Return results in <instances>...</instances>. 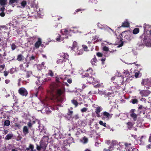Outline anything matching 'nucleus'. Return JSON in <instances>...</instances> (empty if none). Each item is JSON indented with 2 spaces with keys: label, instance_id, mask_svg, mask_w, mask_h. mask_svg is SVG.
Segmentation results:
<instances>
[{
  "label": "nucleus",
  "instance_id": "f03ea898",
  "mask_svg": "<svg viewBox=\"0 0 151 151\" xmlns=\"http://www.w3.org/2000/svg\"><path fill=\"white\" fill-rule=\"evenodd\" d=\"M140 38H143V43L147 46L150 47L151 46V39L145 33H143L142 35L140 36Z\"/></svg>",
  "mask_w": 151,
  "mask_h": 151
},
{
  "label": "nucleus",
  "instance_id": "f704fd0d",
  "mask_svg": "<svg viewBox=\"0 0 151 151\" xmlns=\"http://www.w3.org/2000/svg\"><path fill=\"white\" fill-rule=\"evenodd\" d=\"M86 71L92 75L93 74V70L91 68H89L88 69H87Z\"/></svg>",
  "mask_w": 151,
  "mask_h": 151
},
{
  "label": "nucleus",
  "instance_id": "bb28decb",
  "mask_svg": "<svg viewBox=\"0 0 151 151\" xmlns=\"http://www.w3.org/2000/svg\"><path fill=\"white\" fill-rule=\"evenodd\" d=\"M121 79V80H120V81H121L123 79L122 77H119V76H116V77L114 76V77H112L111 78V81H113L115 79Z\"/></svg>",
  "mask_w": 151,
  "mask_h": 151
},
{
  "label": "nucleus",
  "instance_id": "e2e57ef3",
  "mask_svg": "<svg viewBox=\"0 0 151 151\" xmlns=\"http://www.w3.org/2000/svg\"><path fill=\"white\" fill-rule=\"evenodd\" d=\"M32 124L31 122H29L27 123V125L29 128H31L32 126Z\"/></svg>",
  "mask_w": 151,
  "mask_h": 151
},
{
  "label": "nucleus",
  "instance_id": "6e6552de",
  "mask_svg": "<svg viewBox=\"0 0 151 151\" xmlns=\"http://www.w3.org/2000/svg\"><path fill=\"white\" fill-rule=\"evenodd\" d=\"M151 26L148 24H144L143 25L144 27V33H145L146 35H147V32L150 29Z\"/></svg>",
  "mask_w": 151,
  "mask_h": 151
},
{
  "label": "nucleus",
  "instance_id": "dca6fc26",
  "mask_svg": "<svg viewBox=\"0 0 151 151\" xmlns=\"http://www.w3.org/2000/svg\"><path fill=\"white\" fill-rule=\"evenodd\" d=\"M62 31L64 35H68L70 33L71 30L65 29H62Z\"/></svg>",
  "mask_w": 151,
  "mask_h": 151
},
{
  "label": "nucleus",
  "instance_id": "f3484780",
  "mask_svg": "<svg viewBox=\"0 0 151 151\" xmlns=\"http://www.w3.org/2000/svg\"><path fill=\"white\" fill-rule=\"evenodd\" d=\"M50 88L51 90V93L52 94V92L55 91L56 89V86L55 84L52 83L50 84Z\"/></svg>",
  "mask_w": 151,
  "mask_h": 151
},
{
  "label": "nucleus",
  "instance_id": "c9c22d12",
  "mask_svg": "<svg viewBox=\"0 0 151 151\" xmlns=\"http://www.w3.org/2000/svg\"><path fill=\"white\" fill-rule=\"evenodd\" d=\"M48 75L51 77H53L54 76V73L52 70H49L48 71Z\"/></svg>",
  "mask_w": 151,
  "mask_h": 151
},
{
  "label": "nucleus",
  "instance_id": "9b49d317",
  "mask_svg": "<svg viewBox=\"0 0 151 151\" xmlns=\"http://www.w3.org/2000/svg\"><path fill=\"white\" fill-rule=\"evenodd\" d=\"M51 80L50 78H47L44 79L43 80L41 78H40L38 79V81H39L40 83H41L42 84H44L45 83V82H47Z\"/></svg>",
  "mask_w": 151,
  "mask_h": 151
},
{
  "label": "nucleus",
  "instance_id": "72a5a7b5",
  "mask_svg": "<svg viewBox=\"0 0 151 151\" xmlns=\"http://www.w3.org/2000/svg\"><path fill=\"white\" fill-rule=\"evenodd\" d=\"M123 73H124V76L126 77H129V76L130 75V74L129 71H125L124 72H123Z\"/></svg>",
  "mask_w": 151,
  "mask_h": 151
},
{
  "label": "nucleus",
  "instance_id": "7c9ffc66",
  "mask_svg": "<svg viewBox=\"0 0 151 151\" xmlns=\"http://www.w3.org/2000/svg\"><path fill=\"white\" fill-rule=\"evenodd\" d=\"M10 121L9 120H6L4 121V126H9L10 124Z\"/></svg>",
  "mask_w": 151,
  "mask_h": 151
},
{
  "label": "nucleus",
  "instance_id": "ea45409f",
  "mask_svg": "<svg viewBox=\"0 0 151 151\" xmlns=\"http://www.w3.org/2000/svg\"><path fill=\"white\" fill-rule=\"evenodd\" d=\"M19 69L20 70L24 71H26V70L24 68L23 66V64H20L19 65Z\"/></svg>",
  "mask_w": 151,
  "mask_h": 151
},
{
  "label": "nucleus",
  "instance_id": "e433bc0d",
  "mask_svg": "<svg viewBox=\"0 0 151 151\" xmlns=\"http://www.w3.org/2000/svg\"><path fill=\"white\" fill-rule=\"evenodd\" d=\"M111 95H112V94L109 92L106 95V96L108 97V100H111V99L112 98V97L111 96Z\"/></svg>",
  "mask_w": 151,
  "mask_h": 151
},
{
  "label": "nucleus",
  "instance_id": "f257e3e1",
  "mask_svg": "<svg viewBox=\"0 0 151 151\" xmlns=\"http://www.w3.org/2000/svg\"><path fill=\"white\" fill-rule=\"evenodd\" d=\"M63 91L61 89L57 90L56 94L55 95L52 94L51 99L54 102H62L63 101L62 98L60 96L63 93Z\"/></svg>",
  "mask_w": 151,
  "mask_h": 151
},
{
  "label": "nucleus",
  "instance_id": "cd10ccee",
  "mask_svg": "<svg viewBox=\"0 0 151 151\" xmlns=\"http://www.w3.org/2000/svg\"><path fill=\"white\" fill-rule=\"evenodd\" d=\"M130 102L133 104H137L138 103V101L137 99H132L130 101Z\"/></svg>",
  "mask_w": 151,
  "mask_h": 151
},
{
  "label": "nucleus",
  "instance_id": "2f4dec72",
  "mask_svg": "<svg viewBox=\"0 0 151 151\" xmlns=\"http://www.w3.org/2000/svg\"><path fill=\"white\" fill-rule=\"evenodd\" d=\"M65 62V60H63V59L60 58V59H58L57 61V63L58 64H61Z\"/></svg>",
  "mask_w": 151,
  "mask_h": 151
},
{
  "label": "nucleus",
  "instance_id": "c756f323",
  "mask_svg": "<svg viewBox=\"0 0 151 151\" xmlns=\"http://www.w3.org/2000/svg\"><path fill=\"white\" fill-rule=\"evenodd\" d=\"M71 102L73 104L75 105V107H77L78 105V102L76 100L73 99L71 100Z\"/></svg>",
  "mask_w": 151,
  "mask_h": 151
},
{
  "label": "nucleus",
  "instance_id": "5701e85b",
  "mask_svg": "<svg viewBox=\"0 0 151 151\" xmlns=\"http://www.w3.org/2000/svg\"><path fill=\"white\" fill-rule=\"evenodd\" d=\"M7 1L6 0H0V5L2 6H4L7 5Z\"/></svg>",
  "mask_w": 151,
  "mask_h": 151
},
{
  "label": "nucleus",
  "instance_id": "2eb2a0df",
  "mask_svg": "<svg viewBox=\"0 0 151 151\" xmlns=\"http://www.w3.org/2000/svg\"><path fill=\"white\" fill-rule=\"evenodd\" d=\"M23 132L24 135H26L29 133V130L27 126H24L23 127Z\"/></svg>",
  "mask_w": 151,
  "mask_h": 151
},
{
  "label": "nucleus",
  "instance_id": "4c0bfd02",
  "mask_svg": "<svg viewBox=\"0 0 151 151\" xmlns=\"http://www.w3.org/2000/svg\"><path fill=\"white\" fill-rule=\"evenodd\" d=\"M141 84L142 86H145L147 84V80L146 79H143L141 82Z\"/></svg>",
  "mask_w": 151,
  "mask_h": 151
},
{
  "label": "nucleus",
  "instance_id": "39448f33",
  "mask_svg": "<svg viewBox=\"0 0 151 151\" xmlns=\"http://www.w3.org/2000/svg\"><path fill=\"white\" fill-rule=\"evenodd\" d=\"M136 110L134 109H132L129 111L130 113V116L133 119L134 121H135L137 120V114L134 113Z\"/></svg>",
  "mask_w": 151,
  "mask_h": 151
},
{
  "label": "nucleus",
  "instance_id": "0eeeda50",
  "mask_svg": "<svg viewBox=\"0 0 151 151\" xmlns=\"http://www.w3.org/2000/svg\"><path fill=\"white\" fill-rule=\"evenodd\" d=\"M115 144L116 141H113L110 146L108 148V149L104 148L103 150L104 151H113L114 150V145Z\"/></svg>",
  "mask_w": 151,
  "mask_h": 151
},
{
  "label": "nucleus",
  "instance_id": "0e129e2a",
  "mask_svg": "<svg viewBox=\"0 0 151 151\" xmlns=\"http://www.w3.org/2000/svg\"><path fill=\"white\" fill-rule=\"evenodd\" d=\"M3 7L0 9V12H4L5 10V7L4 6H2Z\"/></svg>",
  "mask_w": 151,
  "mask_h": 151
},
{
  "label": "nucleus",
  "instance_id": "6e6d98bb",
  "mask_svg": "<svg viewBox=\"0 0 151 151\" xmlns=\"http://www.w3.org/2000/svg\"><path fill=\"white\" fill-rule=\"evenodd\" d=\"M36 148L37 150L38 151H40L41 149H42L41 146H40H40H39L38 145H37V147Z\"/></svg>",
  "mask_w": 151,
  "mask_h": 151
},
{
  "label": "nucleus",
  "instance_id": "412c9836",
  "mask_svg": "<svg viewBox=\"0 0 151 151\" xmlns=\"http://www.w3.org/2000/svg\"><path fill=\"white\" fill-rule=\"evenodd\" d=\"M121 27H129V23L127 21L124 22L121 25Z\"/></svg>",
  "mask_w": 151,
  "mask_h": 151
},
{
  "label": "nucleus",
  "instance_id": "3c124183",
  "mask_svg": "<svg viewBox=\"0 0 151 151\" xmlns=\"http://www.w3.org/2000/svg\"><path fill=\"white\" fill-rule=\"evenodd\" d=\"M30 149H31V151H36V150H33L34 148V146L33 145L30 144L29 145Z\"/></svg>",
  "mask_w": 151,
  "mask_h": 151
},
{
  "label": "nucleus",
  "instance_id": "b1692460",
  "mask_svg": "<svg viewBox=\"0 0 151 151\" xmlns=\"http://www.w3.org/2000/svg\"><path fill=\"white\" fill-rule=\"evenodd\" d=\"M24 56L21 54L19 55L17 57V60L19 61H22L24 60Z\"/></svg>",
  "mask_w": 151,
  "mask_h": 151
},
{
  "label": "nucleus",
  "instance_id": "aec40b11",
  "mask_svg": "<svg viewBox=\"0 0 151 151\" xmlns=\"http://www.w3.org/2000/svg\"><path fill=\"white\" fill-rule=\"evenodd\" d=\"M80 140L82 143L84 144L87 143L88 141V139L85 136L81 139Z\"/></svg>",
  "mask_w": 151,
  "mask_h": 151
},
{
  "label": "nucleus",
  "instance_id": "423d86ee",
  "mask_svg": "<svg viewBox=\"0 0 151 151\" xmlns=\"http://www.w3.org/2000/svg\"><path fill=\"white\" fill-rule=\"evenodd\" d=\"M68 57L69 55L67 53H62L60 54V58L63 60H65V62L68 60Z\"/></svg>",
  "mask_w": 151,
  "mask_h": 151
},
{
  "label": "nucleus",
  "instance_id": "a878e982",
  "mask_svg": "<svg viewBox=\"0 0 151 151\" xmlns=\"http://www.w3.org/2000/svg\"><path fill=\"white\" fill-rule=\"evenodd\" d=\"M139 32V28H134L133 30V33L136 35L138 34Z\"/></svg>",
  "mask_w": 151,
  "mask_h": 151
},
{
  "label": "nucleus",
  "instance_id": "09e8293b",
  "mask_svg": "<svg viewBox=\"0 0 151 151\" xmlns=\"http://www.w3.org/2000/svg\"><path fill=\"white\" fill-rule=\"evenodd\" d=\"M16 2L17 3V0H9V4H12V5H13V4L14 3Z\"/></svg>",
  "mask_w": 151,
  "mask_h": 151
},
{
  "label": "nucleus",
  "instance_id": "8fccbe9b",
  "mask_svg": "<svg viewBox=\"0 0 151 151\" xmlns=\"http://www.w3.org/2000/svg\"><path fill=\"white\" fill-rule=\"evenodd\" d=\"M11 48L12 50H14L16 48L17 46L14 43H12L11 45Z\"/></svg>",
  "mask_w": 151,
  "mask_h": 151
},
{
  "label": "nucleus",
  "instance_id": "1a4fd4ad",
  "mask_svg": "<svg viewBox=\"0 0 151 151\" xmlns=\"http://www.w3.org/2000/svg\"><path fill=\"white\" fill-rule=\"evenodd\" d=\"M40 146H41L43 150H45L46 149L47 145V142H43L42 140H41L40 142Z\"/></svg>",
  "mask_w": 151,
  "mask_h": 151
},
{
  "label": "nucleus",
  "instance_id": "bf43d9fd",
  "mask_svg": "<svg viewBox=\"0 0 151 151\" xmlns=\"http://www.w3.org/2000/svg\"><path fill=\"white\" fill-rule=\"evenodd\" d=\"M120 41H121V43L118 46V47H122L123 46L124 44L123 42L121 40Z\"/></svg>",
  "mask_w": 151,
  "mask_h": 151
},
{
  "label": "nucleus",
  "instance_id": "a18cd8bd",
  "mask_svg": "<svg viewBox=\"0 0 151 151\" xmlns=\"http://www.w3.org/2000/svg\"><path fill=\"white\" fill-rule=\"evenodd\" d=\"M96 55L99 57H102L103 56V54L102 53L99 52H96Z\"/></svg>",
  "mask_w": 151,
  "mask_h": 151
},
{
  "label": "nucleus",
  "instance_id": "20e7f679",
  "mask_svg": "<svg viewBox=\"0 0 151 151\" xmlns=\"http://www.w3.org/2000/svg\"><path fill=\"white\" fill-rule=\"evenodd\" d=\"M150 93L151 91L148 90H142L139 92V94L142 96H147Z\"/></svg>",
  "mask_w": 151,
  "mask_h": 151
},
{
  "label": "nucleus",
  "instance_id": "603ef678",
  "mask_svg": "<svg viewBox=\"0 0 151 151\" xmlns=\"http://www.w3.org/2000/svg\"><path fill=\"white\" fill-rule=\"evenodd\" d=\"M87 109H88L87 108L84 107L81 110V111L82 113H83L86 112L87 111Z\"/></svg>",
  "mask_w": 151,
  "mask_h": 151
},
{
  "label": "nucleus",
  "instance_id": "4be33fe9",
  "mask_svg": "<svg viewBox=\"0 0 151 151\" xmlns=\"http://www.w3.org/2000/svg\"><path fill=\"white\" fill-rule=\"evenodd\" d=\"M127 125L128 128L131 130L133 126V124L132 122H129L127 123Z\"/></svg>",
  "mask_w": 151,
  "mask_h": 151
},
{
  "label": "nucleus",
  "instance_id": "864d4df0",
  "mask_svg": "<svg viewBox=\"0 0 151 151\" xmlns=\"http://www.w3.org/2000/svg\"><path fill=\"white\" fill-rule=\"evenodd\" d=\"M137 45L139 47H142V46H144V44L141 42H138L137 43Z\"/></svg>",
  "mask_w": 151,
  "mask_h": 151
},
{
  "label": "nucleus",
  "instance_id": "79ce46f5",
  "mask_svg": "<svg viewBox=\"0 0 151 151\" xmlns=\"http://www.w3.org/2000/svg\"><path fill=\"white\" fill-rule=\"evenodd\" d=\"M56 40L57 41H63V39L61 38V36L60 35H59L58 37L56 39Z\"/></svg>",
  "mask_w": 151,
  "mask_h": 151
},
{
  "label": "nucleus",
  "instance_id": "ddd939ff",
  "mask_svg": "<svg viewBox=\"0 0 151 151\" xmlns=\"http://www.w3.org/2000/svg\"><path fill=\"white\" fill-rule=\"evenodd\" d=\"M97 61V59L96 58L95 55H94V58L92 59L91 61V63L92 64V65H96V62Z\"/></svg>",
  "mask_w": 151,
  "mask_h": 151
},
{
  "label": "nucleus",
  "instance_id": "de8ad7c7",
  "mask_svg": "<svg viewBox=\"0 0 151 151\" xmlns=\"http://www.w3.org/2000/svg\"><path fill=\"white\" fill-rule=\"evenodd\" d=\"M99 124L101 125H102L104 127H106V123L105 122H103L102 121H100L99 122Z\"/></svg>",
  "mask_w": 151,
  "mask_h": 151
},
{
  "label": "nucleus",
  "instance_id": "338daca9",
  "mask_svg": "<svg viewBox=\"0 0 151 151\" xmlns=\"http://www.w3.org/2000/svg\"><path fill=\"white\" fill-rule=\"evenodd\" d=\"M139 74V72H136L135 73V74L134 75V76L136 78H137L138 77V76Z\"/></svg>",
  "mask_w": 151,
  "mask_h": 151
},
{
  "label": "nucleus",
  "instance_id": "774afa93",
  "mask_svg": "<svg viewBox=\"0 0 151 151\" xmlns=\"http://www.w3.org/2000/svg\"><path fill=\"white\" fill-rule=\"evenodd\" d=\"M13 99H14V101H15V103H17L18 100L16 99V97L14 96H13Z\"/></svg>",
  "mask_w": 151,
  "mask_h": 151
},
{
  "label": "nucleus",
  "instance_id": "69168bd1",
  "mask_svg": "<svg viewBox=\"0 0 151 151\" xmlns=\"http://www.w3.org/2000/svg\"><path fill=\"white\" fill-rule=\"evenodd\" d=\"M35 59V56L34 55H32L29 58V60H34Z\"/></svg>",
  "mask_w": 151,
  "mask_h": 151
},
{
  "label": "nucleus",
  "instance_id": "4d7b16f0",
  "mask_svg": "<svg viewBox=\"0 0 151 151\" xmlns=\"http://www.w3.org/2000/svg\"><path fill=\"white\" fill-rule=\"evenodd\" d=\"M103 50L104 51H108L109 50V48L108 47L105 46L103 47Z\"/></svg>",
  "mask_w": 151,
  "mask_h": 151
},
{
  "label": "nucleus",
  "instance_id": "37998d69",
  "mask_svg": "<svg viewBox=\"0 0 151 151\" xmlns=\"http://www.w3.org/2000/svg\"><path fill=\"white\" fill-rule=\"evenodd\" d=\"M84 10V9H77L75 11V12H74V14H76V13H77L80 11H83Z\"/></svg>",
  "mask_w": 151,
  "mask_h": 151
},
{
  "label": "nucleus",
  "instance_id": "5fc2aeb1",
  "mask_svg": "<svg viewBox=\"0 0 151 151\" xmlns=\"http://www.w3.org/2000/svg\"><path fill=\"white\" fill-rule=\"evenodd\" d=\"M68 112L67 113L68 115H69L70 116H71L72 115V114L73 113V111H70L69 110V109H68Z\"/></svg>",
  "mask_w": 151,
  "mask_h": 151
},
{
  "label": "nucleus",
  "instance_id": "7ed1b4c3",
  "mask_svg": "<svg viewBox=\"0 0 151 151\" xmlns=\"http://www.w3.org/2000/svg\"><path fill=\"white\" fill-rule=\"evenodd\" d=\"M19 94L23 96H27L28 95V92L27 90L24 88H20L18 90Z\"/></svg>",
  "mask_w": 151,
  "mask_h": 151
},
{
  "label": "nucleus",
  "instance_id": "393cba45",
  "mask_svg": "<svg viewBox=\"0 0 151 151\" xmlns=\"http://www.w3.org/2000/svg\"><path fill=\"white\" fill-rule=\"evenodd\" d=\"M48 137L47 136H44L41 140H42L43 142H47L48 143Z\"/></svg>",
  "mask_w": 151,
  "mask_h": 151
},
{
  "label": "nucleus",
  "instance_id": "473e14b6",
  "mask_svg": "<svg viewBox=\"0 0 151 151\" xmlns=\"http://www.w3.org/2000/svg\"><path fill=\"white\" fill-rule=\"evenodd\" d=\"M103 116L106 117H109L110 116V114L106 111H104L103 113Z\"/></svg>",
  "mask_w": 151,
  "mask_h": 151
},
{
  "label": "nucleus",
  "instance_id": "58836bf2",
  "mask_svg": "<svg viewBox=\"0 0 151 151\" xmlns=\"http://www.w3.org/2000/svg\"><path fill=\"white\" fill-rule=\"evenodd\" d=\"M32 74V72L31 71H27L26 72V77L27 78L29 77L30 76L31 74Z\"/></svg>",
  "mask_w": 151,
  "mask_h": 151
},
{
  "label": "nucleus",
  "instance_id": "a19ab883",
  "mask_svg": "<svg viewBox=\"0 0 151 151\" xmlns=\"http://www.w3.org/2000/svg\"><path fill=\"white\" fill-rule=\"evenodd\" d=\"M89 77H90V76L89 73H85V74L82 75V78H85L86 77L87 78V79Z\"/></svg>",
  "mask_w": 151,
  "mask_h": 151
},
{
  "label": "nucleus",
  "instance_id": "6ab92c4d",
  "mask_svg": "<svg viewBox=\"0 0 151 151\" xmlns=\"http://www.w3.org/2000/svg\"><path fill=\"white\" fill-rule=\"evenodd\" d=\"M87 80L88 82L89 83H93L95 81V78L92 76L88 77V78L87 79Z\"/></svg>",
  "mask_w": 151,
  "mask_h": 151
},
{
  "label": "nucleus",
  "instance_id": "052dcab7",
  "mask_svg": "<svg viewBox=\"0 0 151 151\" xmlns=\"http://www.w3.org/2000/svg\"><path fill=\"white\" fill-rule=\"evenodd\" d=\"M5 13L4 12H0V15L1 17H4L5 15Z\"/></svg>",
  "mask_w": 151,
  "mask_h": 151
},
{
  "label": "nucleus",
  "instance_id": "49530a36",
  "mask_svg": "<svg viewBox=\"0 0 151 151\" xmlns=\"http://www.w3.org/2000/svg\"><path fill=\"white\" fill-rule=\"evenodd\" d=\"M44 66H43V65H37V68L39 69V70H40L42 69V68H43Z\"/></svg>",
  "mask_w": 151,
  "mask_h": 151
},
{
  "label": "nucleus",
  "instance_id": "a211bd4d",
  "mask_svg": "<svg viewBox=\"0 0 151 151\" xmlns=\"http://www.w3.org/2000/svg\"><path fill=\"white\" fill-rule=\"evenodd\" d=\"M13 137V134H12L9 133L5 136V139L9 140L12 139Z\"/></svg>",
  "mask_w": 151,
  "mask_h": 151
},
{
  "label": "nucleus",
  "instance_id": "4468645a",
  "mask_svg": "<svg viewBox=\"0 0 151 151\" xmlns=\"http://www.w3.org/2000/svg\"><path fill=\"white\" fill-rule=\"evenodd\" d=\"M44 109H45L47 114L50 113L51 112V110L52 109V107L51 106L45 107Z\"/></svg>",
  "mask_w": 151,
  "mask_h": 151
},
{
  "label": "nucleus",
  "instance_id": "13d9d810",
  "mask_svg": "<svg viewBox=\"0 0 151 151\" xmlns=\"http://www.w3.org/2000/svg\"><path fill=\"white\" fill-rule=\"evenodd\" d=\"M124 145L126 147H129V146H131V144L130 143H124Z\"/></svg>",
  "mask_w": 151,
  "mask_h": 151
},
{
  "label": "nucleus",
  "instance_id": "c85d7f7f",
  "mask_svg": "<svg viewBox=\"0 0 151 151\" xmlns=\"http://www.w3.org/2000/svg\"><path fill=\"white\" fill-rule=\"evenodd\" d=\"M21 6L23 7H24L27 4V2L24 0H22L20 3Z\"/></svg>",
  "mask_w": 151,
  "mask_h": 151
},
{
  "label": "nucleus",
  "instance_id": "c03bdc74",
  "mask_svg": "<svg viewBox=\"0 0 151 151\" xmlns=\"http://www.w3.org/2000/svg\"><path fill=\"white\" fill-rule=\"evenodd\" d=\"M82 46L83 49L85 51H88V47L86 45H82Z\"/></svg>",
  "mask_w": 151,
  "mask_h": 151
},
{
  "label": "nucleus",
  "instance_id": "680f3d73",
  "mask_svg": "<svg viewBox=\"0 0 151 151\" xmlns=\"http://www.w3.org/2000/svg\"><path fill=\"white\" fill-rule=\"evenodd\" d=\"M5 65L3 64L2 65H0V68H1V70H4L5 68Z\"/></svg>",
  "mask_w": 151,
  "mask_h": 151
},
{
  "label": "nucleus",
  "instance_id": "9d476101",
  "mask_svg": "<svg viewBox=\"0 0 151 151\" xmlns=\"http://www.w3.org/2000/svg\"><path fill=\"white\" fill-rule=\"evenodd\" d=\"M102 110V108L100 106L97 107L95 110V113L97 117H99L100 116L99 113Z\"/></svg>",
  "mask_w": 151,
  "mask_h": 151
},
{
  "label": "nucleus",
  "instance_id": "f8f14e48",
  "mask_svg": "<svg viewBox=\"0 0 151 151\" xmlns=\"http://www.w3.org/2000/svg\"><path fill=\"white\" fill-rule=\"evenodd\" d=\"M42 43L41 39L40 38L38 39V41L35 43V47L36 48H38Z\"/></svg>",
  "mask_w": 151,
  "mask_h": 151
}]
</instances>
